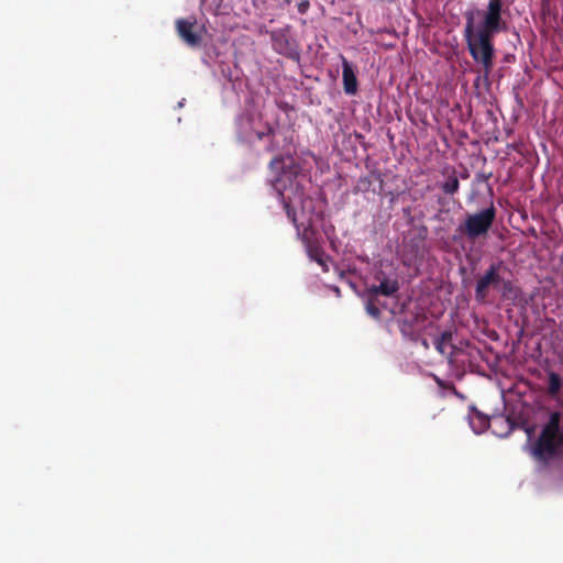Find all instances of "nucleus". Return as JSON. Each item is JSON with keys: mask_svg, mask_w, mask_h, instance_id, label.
I'll return each mask as SVG.
<instances>
[{"mask_svg": "<svg viewBox=\"0 0 563 563\" xmlns=\"http://www.w3.org/2000/svg\"><path fill=\"white\" fill-rule=\"evenodd\" d=\"M512 289H514V285H512L511 280L505 279L501 277V284H500L499 290L501 291L503 297H506L509 292L512 291Z\"/></svg>", "mask_w": 563, "mask_h": 563, "instance_id": "obj_19", "label": "nucleus"}, {"mask_svg": "<svg viewBox=\"0 0 563 563\" xmlns=\"http://www.w3.org/2000/svg\"><path fill=\"white\" fill-rule=\"evenodd\" d=\"M310 8V2L309 0H300L298 3H297V10L300 14H306L308 12Z\"/></svg>", "mask_w": 563, "mask_h": 563, "instance_id": "obj_21", "label": "nucleus"}, {"mask_svg": "<svg viewBox=\"0 0 563 563\" xmlns=\"http://www.w3.org/2000/svg\"><path fill=\"white\" fill-rule=\"evenodd\" d=\"M500 263H492L485 273L478 277L475 286V300L479 303H486L490 290H499L501 284Z\"/></svg>", "mask_w": 563, "mask_h": 563, "instance_id": "obj_4", "label": "nucleus"}, {"mask_svg": "<svg viewBox=\"0 0 563 563\" xmlns=\"http://www.w3.org/2000/svg\"><path fill=\"white\" fill-rule=\"evenodd\" d=\"M561 418L560 411L550 412L549 420L543 424L531 450L537 461L547 462L559 455L563 450V426H561Z\"/></svg>", "mask_w": 563, "mask_h": 563, "instance_id": "obj_2", "label": "nucleus"}, {"mask_svg": "<svg viewBox=\"0 0 563 563\" xmlns=\"http://www.w3.org/2000/svg\"><path fill=\"white\" fill-rule=\"evenodd\" d=\"M376 279L380 282L379 285H373L369 288H367L368 294L376 296L383 295L389 297L399 290V283L396 278L390 279L384 277L383 279H380V276L376 275Z\"/></svg>", "mask_w": 563, "mask_h": 563, "instance_id": "obj_12", "label": "nucleus"}, {"mask_svg": "<svg viewBox=\"0 0 563 563\" xmlns=\"http://www.w3.org/2000/svg\"><path fill=\"white\" fill-rule=\"evenodd\" d=\"M434 377V380L437 383V385L440 387V388H443V389H449V390H452L455 395H459L454 384L452 382H445L441 378H439L438 376L433 375Z\"/></svg>", "mask_w": 563, "mask_h": 563, "instance_id": "obj_18", "label": "nucleus"}, {"mask_svg": "<svg viewBox=\"0 0 563 563\" xmlns=\"http://www.w3.org/2000/svg\"><path fill=\"white\" fill-rule=\"evenodd\" d=\"M269 167L273 169V170H278V169H283L284 168V159L280 155H277L275 156L271 163H269Z\"/></svg>", "mask_w": 563, "mask_h": 563, "instance_id": "obj_20", "label": "nucleus"}, {"mask_svg": "<svg viewBox=\"0 0 563 563\" xmlns=\"http://www.w3.org/2000/svg\"><path fill=\"white\" fill-rule=\"evenodd\" d=\"M377 296L368 294V290L366 291V302H365V309L366 312L374 319L380 318V309L377 307Z\"/></svg>", "mask_w": 563, "mask_h": 563, "instance_id": "obj_16", "label": "nucleus"}, {"mask_svg": "<svg viewBox=\"0 0 563 563\" xmlns=\"http://www.w3.org/2000/svg\"><path fill=\"white\" fill-rule=\"evenodd\" d=\"M452 336L451 331H444L433 342L435 350L441 355H444L450 364H453L457 355L462 352V349L452 343Z\"/></svg>", "mask_w": 563, "mask_h": 563, "instance_id": "obj_8", "label": "nucleus"}, {"mask_svg": "<svg viewBox=\"0 0 563 563\" xmlns=\"http://www.w3.org/2000/svg\"><path fill=\"white\" fill-rule=\"evenodd\" d=\"M441 189L446 195H454L460 189V180L456 176V172L452 170L451 175L448 177V179L441 184Z\"/></svg>", "mask_w": 563, "mask_h": 563, "instance_id": "obj_15", "label": "nucleus"}, {"mask_svg": "<svg viewBox=\"0 0 563 563\" xmlns=\"http://www.w3.org/2000/svg\"><path fill=\"white\" fill-rule=\"evenodd\" d=\"M313 231L310 228L303 229V231H298V238L302 242L306 247V251L309 257L317 262L320 266L327 271V263L324 260V251L322 247L312 239Z\"/></svg>", "mask_w": 563, "mask_h": 563, "instance_id": "obj_7", "label": "nucleus"}, {"mask_svg": "<svg viewBox=\"0 0 563 563\" xmlns=\"http://www.w3.org/2000/svg\"><path fill=\"white\" fill-rule=\"evenodd\" d=\"M562 388V378L561 376L551 371L548 373V394L551 397H556Z\"/></svg>", "mask_w": 563, "mask_h": 563, "instance_id": "obj_14", "label": "nucleus"}, {"mask_svg": "<svg viewBox=\"0 0 563 563\" xmlns=\"http://www.w3.org/2000/svg\"><path fill=\"white\" fill-rule=\"evenodd\" d=\"M177 35L190 47H197L202 42V35L198 31L196 18L177 19L175 22Z\"/></svg>", "mask_w": 563, "mask_h": 563, "instance_id": "obj_6", "label": "nucleus"}, {"mask_svg": "<svg viewBox=\"0 0 563 563\" xmlns=\"http://www.w3.org/2000/svg\"><path fill=\"white\" fill-rule=\"evenodd\" d=\"M495 219L496 208L492 203L486 209L466 214L464 222L459 225L457 232L465 235L468 240L475 241L488 233Z\"/></svg>", "mask_w": 563, "mask_h": 563, "instance_id": "obj_3", "label": "nucleus"}, {"mask_svg": "<svg viewBox=\"0 0 563 563\" xmlns=\"http://www.w3.org/2000/svg\"><path fill=\"white\" fill-rule=\"evenodd\" d=\"M505 24L465 14L463 37L473 60L481 66L479 73L487 79L495 66L494 37Z\"/></svg>", "mask_w": 563, "mask_h": 563, "instance_id": "obj_1", "label": "nucleus"}, {"mask_svg": "<svg viewBox=\"0 0 563 563\" xmlns=\"http://www.w3.org/2000/svg\"><path fill=\"white\" fill-rule=\"evenodd\" d=\"M282 198H283V205H284V209L286 211V214H287V218L291 221V223L295 225V228L297 229V232L298 231H301L298 223H297V214H296V210L291 207V201L290 200H287L284 195L282 194Z\"/></svg>", "mask_w": 563, "mask_h": 563, "instance_id": "obj_17", "label": "nucleus"}, {"mask_svg": "<svg viewBox=\"0 0 563 563\" xmlns=\"http://www.w3.org/2000/svg\"><path fill=\"white\" fill-rule=\"evenodd\" d=\"M271 41L276 53L291 59H299V46L290 33L289 26L273 30Z\"/></svg>", "mask_w": 563, "mask_h": 563, "instance_id": "obj_5", "label": "nucleus"}, {"mask_svg": "<svg viewBox=\"0 0 563 563\" xmlns=\"http://www.w3.org/2000/svg\"><path fill=\"white\" fill-rule=\"evenodd\" d=\"M503 0H489L486 9L468 10L465 14L505 24L501 18Z\"/></svg>", "mask_w": 563, "mask_h": 563, "instance_id": "obj_9", "label": "nucleus"}, {"mask_svg": "<svg viewBox=\"0 0 563 563\" xmlns=\"http://www.w3.org/2000/svg\"><path fill=\"white\" fill-rule=\"evenodd\" d=\"M342 80L344 92L354 96L358 89V81L352 64L344 56H342Z\"/></svg>", "mask_w": 563, "mask_h": 563, "instance_id": "obj_10", "label": "nucleus"}, {"mask_svg": "<svg viewBox=\"0 0 563 563\" xmlns=\"http://www.w3.org/2000/svg\"><path fill=\"white\" fill-rule=\"evenodd\" d=\"M470 424L475 432H481L488 427V417L479 412L476 408H471L468 416Z\"/></svg>", "mask_w": 563, "mask_h": 563, "instance_id": "obj_13", "label": "nucleus"}, {"mask_svg": "<svg viewBox=\"0 0 563 563\" xmlns=\"http://www.w3.org/2000/svg\"><path fill=\"white\" fill-rule=\"evenodd\" d=\"M421 344H422V346H423L424 349H429V342H428V340H427V339H422V340H421Z\"/></svg>", "mask_w": 563, "mask_h": 563, "instance_id": "obj_22", "label": "nucleus"}, {"mask_svg": "<svg viewBox=\"0 0 563 563\" xmlns=\"http://www.w3.org/2000/svg\"><path fill=\"white\" fill-rule=\"evenodd\" d=\"M256 136L261 141H267L265 146L266 152L275 153L280 148V136L282 133L278 129L267 125L265 131H257Z\"/></svg>", "mask_w": 563, "mask_h": 563, "instance_id": "obj_11", "label": "nucleus"}]
</instances>
